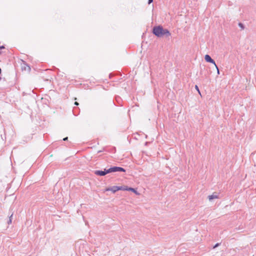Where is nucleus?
I'll return each mask as SVG.
<instances>
[{"mask_svg": "<svg viewBox=\"0 0 256 256\" xmlns=\"http://www.w3.org/2000/svg\"><path fill=\"white\" fill-rule=\"evenodd\" d=\"M124 189H126V188L124 187V186H114L109 187V188H107L106 190V191H112V192L114 193L119 190H124Z\"/></svg>", "mask_w": 256, "mask_h": 256, "instance_id": "nucleus-3", "label": "nucleus"}, {"mask_svg": "<svg viewBox=\"0 0 256 256\" xmlns=\"http://www.w3.org/2000/svg\"><path fill=\"white\" fill-rule=\"evenodd\" d=\"M74 104L76 105V106H78L79 104L78 102H74Z\"/></svg>", "mask_w": 256, "mask_h": 256, "instance_id": "nucleus-15", "label": "nucleus"}, {"mask_svg": "<svg viewBox=\"0 0 256 256\" xmlns=\"http://www.w3.org/2000/svg\"><path fill=\"white\" fill-rule=\"evenodd\" d=\"M4 48H5V47H4V46H0V50H2V49H4Z\"/></svg>", "mask_w": 256, "mask_h": 256, "instance_id": "nucleus-13", "label": "nucleus"}, {"mask_svg": "<svg viewBox=\"0 0 256 256\" xmlns=\"http://www.w3.org/2000/svg\"><path fill=\"white\" fill-rule=\"evenodd\" d=\"M1 72H2V69L0 68V74H1Z\"/></svg>", "mask_w": 256, "mask_h": 256, "instance_id": "nucleus-17", "label": "nucleus"}, {"mask_svg": "<svg viewBox=\"0 0 256 256\" xmlns=\"http://www.w3.org/2000/svg\"><path fill=\"white\" fill-rule=\"evenodd\" d=\"M22 68V70H27L28 71H30V67L27 64H25V66H23Z\"/></svg>", "mask_w": 256, "mask_h": 256, "instance_id": "nucleus-7", "label": "nucleus"}, {"mask_svg": "<svg viewBox=\"0 0 256 256\" xmlns=\"http://www.w3.org/2000/svg\"><path fill=\"white\" fill-rule=\"evenodd\" d=\"M215 67L216 68V70H217V73L218 74H220V70H219V69L218 68V66H216V65H214Z\"/></svg>", "mask_w": 256, "mask_h": 256, "instance_id": "nucleus-9", "label": "nucleus"}, {"mask_svg": "<svg viewBox=\"0 0 256 256\" xmlns=\"http://www.w3.org/2000/svg\"><path fill=\"white\" fill-rule=\"evenodd\" d=\"M153 2V0H148V4H150Z\"/></svg>", "mask_w": 256, "mask_h": 256, "instance_id": "nucleus-12", "label": "nucleus"}, {"mask_svg": "<svg viewBox=\"0 0 256 256\" xmlns=\"http://www.w3.org/2000/svg\"><path fill=\"white\" fill-rule=\"evenodd\" d=\"M152 34L158 38H168L171 36L170 32L166 28H164L162 26H155L152 30Z\"/></svg>", "mask_w": 256, "mask_h": 256, "instance_id": "nucleus-1", "label": "nucleus"}, {"mask_svg": "<svg viewBox=\"0 0 256 256\" xmlns=\"http://www.w3.org/2000/svg\"><path fill=\"white\" fill-rule=\"evenodd\" d=\"M238 25L241 28L242 30H244V26L242 23L239 22Z\"/></svg>", "mask_w": 256, "mask_h": 256, "instance_id": "nucleus-8", "label": "nucleus"}, {"mask_svg": "<svg viewBox=\"0 0 256 256\" xmlns=\"http://www.w3.org/2000/svg\"><path fill=\"white\" fill-rule=\"evenodd\" d=\"M68 137H66V138H64L63 139V140H68Z\"/></svg>", "mask_w": 256, "mask_h": 256, "instance_id": "nucleus-14", "label": "nucleus"}, {"mask_svg": "<svg viewBox=\"0 0 256 256\" xmlns=\"http://www.w3.org/2000/svg\"><path fill=\"white\" fill-rule=\"evenodd\" d=\"M204 60L208 62L212 63L214 65H216V64L214 60L208 54H206L204 56Z\"/></svg>", "mask_w": 256, "mask_h": 256, "instance_id": "nucleus-4", "label": "nucleus"}, {"mask_svg": "<svg viewBox=\"0 0 256 256\" xmlns=\"http://www.w3.org/2000/svg\"><path fill=\"white\" fill-rule=\"evenodd\" d=\"M1 78H2L0 77V80H1Z\"/></svg>", "mask_w": 256, "mask_h": 256, "instance_id": "nucleus-18", "label": "nucleus"}, {"mask_svg": "<svg viewBox=\"0 0 256 256\" xmlns=\"http://www.w3.org/2000/svg\"><path fill=\"white\" fill-rule=\"evenodd\" d=\"M12 215H11L10 216V220L8 221V224H10L12 222Z\"/></svg>", "mask_w": 256, "mask_h": 256, "instance_id": "nucleus-11", "label": "nucleus"}, {"mask_svg": "<svg viewBox=\"0 0 256 256\" xmlns=\"http://www.w3.org/2000/svg\"><path fill=\"white\" fill-rule=\"evenodd\" d=\"M124 187L126 188V189H124V190L132 191V192H134V193H135L136 194L140 195V193H138L136 190L135 189L132 188H128L126 186H124Z\"/></svg>", "mask_w": 256, "mask_h": 256, "instance_id": "nucleus-6", "label": "nucleus"}, {"mask_svg": "<svg viewBox=\"0 0 256 256\" xmlns=\"http://www.w3.org/2000/svg\"><path fill=\"white\" fill-rule=\"evenodd\" d=\"M115 172H125V170L120 167H113L107 170L106 171L96 170L94 174L98 176H104L106 174Z\"/></svg>", "mask_w": 256, "mask_h": 256, "instance_id": "nucleus-2", "label": "nucleus"}, {"mask_svg": "<svg viewBox=\"0 0 256 256\" xmlns=\"http://www.w3.org/2000/svg\"><path fill=\"white\" fill-rule=\"evenodd\" d=\"M195 88L197 90V91L198 92V93L200 94V91L197 85L195 86Z\"/></svg>", "mask_w": 256, "mask_h": 256, "instance_id": "nucleus-10", "label": "nucleus"}, {"mask_svg": "<svg viewBox=\"0 0 256 256\" xmlns=\"http://www.w3.org/2000/svg\"><path fill=\"white\" fill-rule=\"evenodd\" d=\"M218 198V195L216 192H214L212 194L208 196V199L209 201L212 202L214 199Z\"/></svg>", "mask_w": 256, "mask_h": 256, "instance_id": "nucleus-5", "label": "nucleus"}, {"mask_svg": "<svg viewBox=\"0 0 256 256\" xmlns=\"http://www.w3.org/2000/svg\"><path fill=\"white\" fill-rule=\"evenodd\" d=\"M218 246V244H217L214 246V248Z\"/></svg>", "mask_w": 256, "mask_h": 256, "instance_id": "nucleus-16", "label": "nucleus"}]
</instances>
